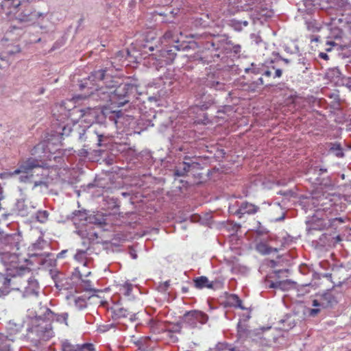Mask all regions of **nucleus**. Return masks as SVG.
<instances>
[{"label": "nucleus", "instance_id": "nucleus-1", "mask_svg": "<svg viewBox=\"0 0 351 351\" xmlns=\"http://www.w3.org/2000/svg\"><path fill=\"white\" fill-rule=\"evenodd\" d=\"M105 69L95 71L80 84V88H87L90 90L87 100L88 104L98 103L86 108H80L74 106L82 97L77 95L71 99L63 102L65 108L71 110V115L79 114V119L73 122V128L69 124L62 127V132H73L77 130V126L82 127V132H86L95 122L99 110H101L106 119L112 121L117 129L121 128V125L125 121L133 119L134 114H125L121 110H110L108 104L113 106L121 107L130 103L131 99L138 95V86L136 83H123L114 87L108 86V82H112L111 77L106 75Z\"/></svg>", "mask_w": 351, "mask_h": 351}, {"label": "nucleus", "instance_id": "nucleus-2", "mask_svg": "<svg viewBox=\"0 0 351 351\" xmlns=\"http://www.w3.org/2000/svg\"><path fill=\"white\" fill-rule=\"evenodd\" d=\"M0 260L8 272L7 275L0 274V294L6 295L12 290L20 289L15 286L20 281V275H30L31 269L23 264L27 260L16 253L0 252Z\"/></svg>", "mask_w": 351, "mask_h": 351}, {"label": "nucleus", "instance_id": "nucleus-3", "mask_svg": "<svg viewBox=\"0 0 351 351\" xmlns=\"http://www.w3.org/2000/svg\"><path fill=\"white\" fill-rule=\"evenodd\" d=\"M21 174L19 180L24 183H33L34 188L40 186H47L49 170L43 165L42 160L29 158L19 165L18 169L11 175Z\"/></svg>", "mask_w": 351, "mask_h": 351}, {"label": "nucleus", "instance_id": "nucleus-4", "mask_svg": "<svg viewBox=\"0 0 351 351\" xmlns=\"http://www.w3.org/2000/svg\"><path fill=\"white\" fill-rule=\"evenodd\" d=\"M196 43L193 41H185L181 40H175L174 45L170 48H165L159 50V53H152L149 55L146 64L149 67L155 68L158 70L166 64L173 62L176 56V51H188L194 47Z\"/></svg>", "mask_w": 351, "mask_h": 351}, {"label": "nucleus", "instance_id": "nucleus-5", "mask_svg": "<svg viewBox=\"0 0 351 351\" xmlns=\"http://www.w3.org/2000/svg\"><path fill=\"white\" fill-rule=\"evenodd\" d=\"M204 36L206 40L202 44L203 47L210 51L213 58H220L221 55L228 53L232 50L235 53L241 51V46L233 45L226 35L205 34Z\"/></svg>", "mask_w": 351, "mask_h": 351}, {"label": "nucleus", "instance_id": "nucleus-6", "mask_svg": "<svg viewBox=\"0 0 351 351\" xmlns=\"http://www.w3.org/2000/svg\"><path fill=\"white\" fill-rule=\"evenodd\" d=\"M245 73L261 75V76L253 82L255 86H258L264 85L271 77H281L282 69L278 67V60H269L262 64L252 63L250 67L245 69Z\"/></svg>", "mask_w": 351, "mask_h": 351}, {"label": "nucleus", "instance_id": "nucleus-7", "mask_svg": "<svg viewBox=\"0 0 351 351\" xmlns=\"http://www.w3.org/2000/svg\"><path fill=\"white\" fill-rule=\"evenodd\" d=\"M195 97H196L195 105L189 108L188 113L190 116L193 117V114H197L199 112V116L203 115L204 119L202 120L197 117H195L194 123L206 124L207 118L205 117L204 110H207L213 104V99L210 95H206L205 90L201 89L199 93L195 92Z\"/></svg>", "mask_w": 351, "mask_h": 351}, {"label": "nucleus", "instance_id": "nucleus-8", "mask_svg": "<svg viewBox=\"0 0 351 351\" xmlns=\"http://www.w3.org/2000/svg\"><path fill=\"white\" fill-rule=\"evenodd\" d=\"M30 331L42 340L47 341L53 335L50 319L43 317H35L31 321Z\"/></svg>", "mask_w": 351, "mask_h": 351}, {"label": "nucleus", "instance_id": "nucleus-9", "mask_svg": "<svg viewBox=\"0 0 351 351\" xmlns=\"http://www.w3.org/2000/svg\"><path fill=\"white\" fill-rule=\"evenodd\" d=\"M15 286L20 288L19 291L23 292L24 298H37L38 296L40 287L32 271L30 275H20V281Z\"/></svg>", "mask_w": 351, "mask_h": 351}, {"label": "nucleus", "instance_id": "nucleus-10", "mask_svg": "<svg viewBox=\"0 0 351 351\" xmlns=\"http://www.w3.org/2000/svg\"><path fill=\"white\" fill-rule=\"evenodd\" d=\"M47 16V13H43L40 12H36V10L33 11H27L25 10L21 14V20L25 22H31L35 20H38L40 24V28L41 29L46 30L47 32L49 31L53 26V23L51 21H49V25H44L43 20Z\"/></svg>", "mask_w": 351, "mask_h": 351}, {"label": "nucleus", "instance_id": "nucleus-11", "mask_svg": "<svg viewBox=\"0 0 351 351\" xmlns=\"http://www.w3.org/2000/svg\"><path fill=\"white\" fill-rule=\"evenodd\" d=\"M207 320V315L199 311H188L182 318L183 322L192 328L196 327L197 324H205Z\"/></svg>", "mask_w": 351, "mask_h": 351}, {"label": "nucleus", "instance_id": "nucleus-12", "mask_svg": "<svg viewBox=\"0 0 351 351\" xmlns=\"http://www.w3.org/2000/svg\"><path fill=\"white\" fill-rule=\"evenodd\" d=\"M111 310L114 319L128 318L131 321L136 319L138 312L136 308L121 306L118 304H114Z\"/></svg>", "mask_w": 351, "mask_h": 351}, {"label": "nucleus", "instance_id": "nucleus-13", "mask_svg": "<svg viewBox=\"0 0 351 351\" xmlns=\"http://www.w3.org/2000/svg\"><path fill=\"white\" fill-rule=\"evenodd\" d=\"M320 208L316 210L317 216H322L321 212L323 211L326 215H332L335 211H337V205L332 203V199L328 197H323L321 199Z\"/></svg>", "mask_w": 351, "mask_h": 351}, {"label": "nucleus", "instance_id": "nucleus-14", "mask_svg": "<svg viewBox=\"0 0 351 351\" xmlns=\"http://www.w3.org/2000/svg\"><path fill=\"white\" fill-rule=\"evenodd\" d=\"M259 210V207L254 204L247 202H242L238 210L236 211V215L241 218L244 215H254Z\"/></svg>", "mask_w": 351, "mask_h": 351}, {"label": "nucleus", "instance_id": "nucleus-15", "mask_svg": "<svg viewBox=\"0 0 351 351\" xmlns=\"http://www.w3.org/2000/svg\"><path fill=\"white\" fill-rule=\"evenodd\" d=\"M204 84L206 87L216 90H222L226 88V84L220 82L219 77L214 74H208L204 81Z\"/></svg>", "mask_w": 351, "mask_h": 351}, {"label": "nucleus", "instance_id": "nucleus-16", "mask_svg": "<svg viewBox=\"0 0 351 351\" xmlns=\"http://www.w3.org/2000/svg\"><path fill=\"white\" fill-rule=\"evenodd\" d=\"M50 145L49 141L40 142L32 149L31 154L32 155H38L40 158H44L47 152H51Z\"/></svg>", "mask_w": 351, "mask_h": 351}, {"label": "nucleus", "instance_id": "nucleus-17", "mask_svg": "<svg viewBox=\"0 0 351 351\" xmlns=\"http://www.w3.org/2000/svg\"><path fill=\"white\" fill-rule=\"evenodd\" d=\"M134 287H136L129 280L123 281L121 283H119L116 285L118 293L120 295L127 298H130L132 296V293Z\"/></svg>", "mask_w": 351, "mask_h": 351}, {"label": "nucleus", "instance_id": "nucleus-18", "mask_svg": "<svg viewBox=\"0 0 351 351\" xmlns=\"http://www.w3.org/2000/svg\"><path fill=\"white\" fill-rule=\"evenodd\" d=\"M44 315L47 319H50L51 322L56 321L60 323H64L67 325L68 313L56 314L49 308H47L44 313Z\"/></svg>", "mask_w": 351, "mask_h": 351}, {"label": "nucleus", "instance_id": "nucleus-19", "mask_svg": "<svg viewBox=\"0 0 351 351\" xmlns=\"http://www.w3.org/2000/svg\"><path fill=\"white\" fill-rule=\"evenodd\" d=\"M63 351H95L93 345L91 343H84L82 346H73L69 342H64L62 344Z\"/></svg>", "mask_w": 351, "mask_h": 351}, {"label": "nucleus", "instance_id": "nucleus-20", "mask_svg": "<svg viewBox=\"0 0 351 351\" xmlns=\"http://www.w3.org/2000/svg\"><path fill=\"white\" fill-rule=\"evenodd\" d=\"M191 28L206 27L209 24V16L208 14H202L201 16H193L191 19Z\"/></svg>", "mask_w": 351, "mask_h": 351}, {"label": "nucleus", "instance_id": "nucleus-21", "mask_svg": "<svg viewBox=\"0 0 351 351\" xmlns=\"http://www.w3.org/2000/svg\"><path fill=\"white\" fill-rule=\"evenodd\" d=\"M194 286L196 289H202L204 288L213 289L214 282H210L206 276H202L193 279Z\"/></svg>", "mask_w": 351, "mask_h": 351}, {"label": "nucleus", "instance_id": "nucleus-22", "mask_svg": "<svg viewBox=\"0 0 351 351\" xmlns=\"http://www.w3.org/2000/svg\"><path fill=\"white\" fill-rule=\"evenodd\" d=\"M341 71L338 68H332L327 71L326 73V77L335 84L339 83L341 79Z\"/></svg>", "mask_w": 351, "mask_h": 351}, {"label": "nucleus", "instance_id": "nucleus-23", "mask_svg": "<svg viewBox=\"0 0 351 351\" xmlns=\"http://www.w3.org/2000/svg\"><path fill=\"white\" fill-rule=\"evenodd\" d=\"M227 302L229 306H234L235 308H239L241 309H245V308L242 305V300L236 294H230L227 298Z\"/></svg>", "mask_w": 351, "mask_h": 351}, {"label": "nucleus", "instance_id": "nucleus-24", "mask_svg": "<svg viewBox=\"0 0 351 351\" xmlns=\"http://www.w3.org/2000/svg\"><path fill=\"white\" fill-rule=\"evenodd\" d=\"M236 112V110L234 108V106L226 105L221 108V109L218 110L217 116V118H221L223 119H225L226 117H223L222 114L227 115V117H231L234 112Z\"/></svg>", "mask_w": 351, "mask_h": 351}, {"label": "nucleus", "instance_id": "nucleus-25", "mask_svg": "<svg viewBox=\"0 0 351 351\" xmlns=\"http://www.w3.org/2000/svg\"><path fill=\"white\" fill-rule=\"evenodd\" d=\"M73 215V221L75 225H84L87 220V214L81 210L75 211Z\"/></svg>", "mask_w": 351, "mask_h": 351}, {"label": "nucleus", "instance_id": "nucleus-26", "mask_svg": "<svg viewBox=\"0 0 351 351\" xmlns=\"http://www.w3.org/2000/svg\"><path fill=\"white\" fill-rule=\"evenodd\" d=\"M336 221H338L339 223H343L344 220L341 217H335L332 219H328L326 221L325 219H321L319 221L320 225L317 228L319 230H324L331 227L333 225V223Z\"/></svg>", "mask_w": 351, "mask_h": 351}, {"label": "nucleus", "instance_id": "nucleus-27", "mask_svg": "<svg viewBox=\"0 0 351 351\" xmlns=\"http://www.w3.org/2000/svg\"><path fill=\"white\" fill-rule=\"evenodd\" d=\"M311 65V62L308 59H307L305 56H300L297 62V68L298 70L301 71L302 73H304L306 70L309 69Z\"/></svg>", "mask_w": 351, "mask_h": 351}, {"label": "nucleus", "instance_id": "nucleus-28", "mask_svg": "<svg viewBox=\"0 0 351 351\" xmlns=\"http://www.w3.org/2000/svg\"><path fill=\"white\" fill-rule=\"evenodd\" d=\"M191 165L186 162H182L179 165L175 171V175L178 176H183L189 171Z\"/></svg>", "mask_w": 351, "mask_h": 351}, {"label": "nucleus", "instance_id": "nucleus-29", "mask_svg": "<svg viewBox=\"0 0 351 351\" xmlns=\"http://www.w3.org/2000/svg\"><path fill=\"white\" fill-rule=\"evenodd\" d=\"M304 5L307 10L315 9H323L321 5V0H303Z\"/></svg>", "mask_w": 351, "mask_h": 351}, {"label": "nucleus", "instance_id": "nucleus-30", "mask_svg": "<svg viewBox=\"0 0 351 351\" xmlns=\"http://www.w3.org/2000/svg\"><path fill=\"white\" fill-rule=\"evenodd\" d=\"M230 25L236 31L240 32L243 27L248 25V21L232 19L230 21Z\"/></svg>", "mask_w": 351, "mask_h": 351}, {"label": "nucleus", "instance_id": "nucleus-31", "mask_svg": "<svg viewBox=\"0 0 351 351\" xmlns=\"http://www.w3.org/2000/svg\"><path fill=\"white\" fill-rule=\"evenodd\" d=\"M80 287L86 291L96 293L97 290L93 288L92 282L89 279H81Z\"/></svg>", "mask_w": 351, "mask_h": 351}, {"label": "nucleus", "instance_id": "nucleus-32", "mask_svg": "<svg viewBox=\"0 0 351 351\" xmlns=\"http://www.w3.org/2000/svg\"><path fill=\"white\" fill-rule=\"evenodd\" d=\"M330 152L338 158H342L344 156L343 149L340 144L333 143L330 148Z\"/></svg>", "mask_w": 351, "mask_h": 351}, {"label": "nucleus", "instance_id": "nucleus-33", "mask_svg": "<svg viewBox=\"0 0 351 351\" xmlns=\"http://www.w3.org/2000/svg\"><path fill=\"white\" fill-rule=\"evenodd\" d=\"M74 306L77 310H82L86 307L87 303L84 298L79 296L73 298Z\"/></svg>", "mask_w": 351, "mask_h": 351}, {"label": "nucleus", "instance_id": "nucleus-34", "mask_svg": "<svg viewBox=\"0 0 351 351\" xmlns=\"http://www.w3.org/2000/svg\"><path fill=\"white\" fill-rule=\"evenodd\" d=\"M140 127V132H144L145 130H149V128L153 127L154 123L152 120L141 118L138 123Z\"/></svg>", "mask_w": 351, "mask_h": 351}, {"label": "nucleus", "instance_id": "nucleus-35", "mask_svg": "<svg viewBox=\"0 0 351 351\" xmlns=\"http://www.w3.org/2000/svg\"><path fill=\"white\" fill-rule=\"evenodd\" d=\"M256 250L262 254H268L271 252V248L267 244L263 242L257 243Z\"/></svg>", "mask_w": 351, "mask_h": 351}, {"label": "nucleus", "instance_id": "nucleus-36", "mask_svg": "<svg viewBox=\"0 0 351 351\" xmlns=\"http://www.w3.org/2000/svg\"><path fill=\"white\" fill-rule=\"evenodd\" d=\"M49 213L47 210H39L36 213V219L40 223H45L48 218Z\"/></svg>", "mask_w": 351, "mask_h": 351}, {"label": "nucleus", "instance_id": "nucleus-37", "mask_svg": "<svg viewBox=\"0 0 351 351\" xmlns=\"http://www.w3.org/2000/svg\"><path fill=\"white\" fill-rule=\"evenodd\" d=\"M346 121H345V124L346 126V131L351 132V108H349L346 110Z\"/></svg>", "mask_w": 351, "mask_h": 351}, {"label": "nucleus", "instance_id": "nucleus-38", "mask_svg": "<svg viewBox=\"0 0 351 351\" xmlns=\"http://www.w3.org/2000/svg\"><path fill=\"white\" fill-rule=\"evenodd\" d=\"M307 29L313 32H318L319 30V27L316 25L315 21H306V22Z\"/></svg>", "mask_w": 351, "mask_h": 351}, {"label": "nucleus", "instance_id": "nucleus-39", "mask_svg": "<svg viewBox=\"0 0 351 351\" xmlns=\"http://www.w3.org/2000/svg\"><path fill=\"white\" fill-rule=\"evenodd\" d=\"M8 341V336L0 333V350L3 348H7L8 346L6 344V342Z\"/></svg>", "mask_w": 351, "mask_h": 351}, {"label": "nucleus", "instance_id": "nucleus-40", "mask_svg": "<svg viewBox=\"0 0 351 351\" xmlns=\"http://www.w3.org/2000/svg\"><path fill=\"white\" fill-rule=\"evenodd\" d=\"M86 256V252L83 250L78 251L75 255V258L78 261H83Z\"/></svg>", "mask_w": 351, "mask_h": 351}, {"label": "nucleus", "instance_id": "nucleus-41", "mask_svg": "<svg viewBox=\"0 0 351 351\" xmlns=\"http://www.w3.org/2000/svg\"><path fill=\"white\" fill-rule=\"evenodd\" d=\"M163 38L167 40L171 39L173 43H174V40H176V38H174V37H173V32L171 31H167V32H165V34L163 36ZM176 40H180V39L176 38Z\"/></svg>", "mask_w": 351, "mask_h": 351}, {"label": "nucleus", "instance_id": "nucleus-42", "mask_svg": "<svg viewBox=\"0 0 351 351\" xmlns=\"http://www.w3.org/2000/svg\"><path fill=\"white\" fill-rule=\"evenodd\" d=\"M174 332H181V326L180 324L176 325L175 328L173 330H169L167 331L169 337L171 338L172 337L171 334Z\"/></svg>", "mask_w": 351, "mask_h": 351}, {"label": "nucleus", "instance_id": "nucleus-43", "mask_svg": "<svg viewBox=\"0 0 351 351\" xmlns=\"http://www.w3.org/2000/svg\"><path fill=\"white\" fill-rule=\"evenodd\" d=\"M221 351H235L234 348L229 347L226 343H219V348Z\"/></svg>", "mask_w": 351, "mask_h": 351}, {"label": "nucleus", "instance_id": "nucleus-44", "mask_svg": "<svg viewBox=\"0 0 351 351\" xmlns=\"http://www.w3.org/2000/svg\"><path fill=\"white\" fill-rule=\"evenodd\" d=\"M285 285V282H282V281H278V282H271V285H269V287L270 288H280V289H282V285Z\"/></svg>", "mask_w": 351, "mask_h": 351}, {"label": "nucleus", "instance_id": "nucleus-45", "mask_svg": "<svg viewBox=\"0 0 351 351\" xmlns=\"http://www.w3.org/2000/svg\"><path fill=\"white\" fill-rule=\"evenodd\" d=\"M274 60H278V67H280V64L281 62H285V64H289V62H290V60L289 59L282 58H281L278 55Z\"/></svg>", "mask_w": 351, "mask_h": 351}, {"label": "nucleus", "instance_id": "nucleus-46", "mask_svg": "<svg viewBox=\"0 0 351 351\" xmlns=\"http://www.w3.org/2000/svg\"><path fill=\"white\" fill-rule=\"evenodd\" d=\"M348 2V0H334V4L339 6L342 7L345 4H346Z\"/></svg>", "mask_w": 351, "mask_h": 351}, {"label": "nucleus", "instance_id": "nucleus-47", "mask_svg": "<svg viewBox=\"0 0 351 351\" xmlns=\"http://www.w3.org/2000/svg\"><path fill=\"white\" fill-rule=\"evenodd\" d=\"M144 48L147 49L149 51H153L155 49V47L149 41H147L146 43L144 45Z\"/></svg>", "mask_w": 351, "mask_h": 351}, {"label": "nucleus", "instance_id": "nucleus-48", "mask_svg": "<svg viewBox=\"0 0 351 351\" xmlns=\"http://www.w3.org/2000/svg\"><path fill=\"white\" fill-rule=\"evenodd\" d=\"M320 311L319 308H311L309 311V315L312 317L316 316Z\"/></svg>", "mask_w": 351, "mask_h": 351}, {"label": "nucleus", "instance_id": "nucleus-49", "mask_svg": "<svg viewBox=\"0 0 351 351\" xmlns=\"http://www.w3.org/2000/svg\"><path fill=\"white\" fill-rule=\"evenodd\" d=\"M329 96L330 98H333L334 100L337 102L339 101V95L336 93H333L330 94Z\"/></svg>", "mask_w": 351, "mask_h": 351}, {"label": "nucleus", "instance_id": "nucleus-50", "mask_svg": "<svg viewBox=\"0 0 351 351\" xmlns=\"http://www.w3.org/2000/svg\"><path fill=\"white\" fill-rule=\"evenodd\" d=\"M239 10V9L238 8H228V12H229L230 14L233 15L236 12H237Z\"/></svg>", "mask_w": 351, "mask_h": 351}, {"label": "nucleus", "instance_id": "nucleus-51", "mask_svg": "<svg viewBox=\"0 0 351 351\" xmlns=\"http://www.w3.org/2000/svg\"><path fill=\"white\" fill-rule=\"evenodd\" d=\"M219 343L215 346L214 348H210L209 351H221V349H219Z\"/></svg>", "mask_w": 351, "mask_h": 351}, {"label": "nucleus", "instance_id": "nucleus-52", "mask_svg": "<svg viewBox=\"0 0 351 351\" xmlns=\"http://www.w3.org/2000/svg\"><path fill=\"white\" fill-rule=\"evenodd\" d=\"M319 56L322 58L325 59V60L328 59V55L326 53H320Z\"/></svg>", "mask_w": 351, "mask_h": 351}, {"label": "nucleus", "instance_id": "nucleus-53", "mask_svg": "<svg viewBox=\"0 0 351 351\" xmlns=\"http://www.w3.org/2000/svg\"><path fill=\"white\" fill-rule=\"evenodd\" d=\"M313 306L317 307V306H319L320 304H319V303L318 302V301L317 300H314L313 301Z\"/></svg>", "mask_w": 351, "mask_h": 351}, {"label": "nucleus", "instance_id": "nucleus-54", "mask_svg": "<svg viewBox=\"0 0 351 351\" xmlns=\"http://www.w3.org/2000/svg\"><path fill=\"white\" fill-rule=\"evenodd\" d=\"M347 86L350 89H351V78L348 80Z\"/></svg>", "mask_w": 351, "mask_h": 351}, {"label": "nucleus", "instance_id": "nucleus-55", "mask_svg": "<svg viewBox=\"0 0 351 351\" xmlns=\"http://www.w3.org/2000/svg\"><path fill=\"white\" fill-rule=\"evenodd\" d=\"M198 36L197 34H190L189 37L190 38H197ZM186 38H188V36H186Z\"/></svg>", "mask_w": 351, "mask_h": 351}, {"label": "nucleus", "instance_id": "nucleus-56", "mask_svg": "<svg viewBox=\"0 0 351 351\" xmlns=\"http://www.w3.org/2000/svg\"><path fill=\"white\" fill-rule=\"evenodd\" d=\"M131 255H132L133 258H136V256H137L136 254H132Z\"/></svg>", "mask_w": 351, "mask_h": 351}, {"label": "nucleus", "instance_id": "nucleus-57", "mask_svg": "<svg viewBox=\"0 0 351 351\" xmlns=\"http://www.w3.org/2000/svg\"><path fill=\"white\" fill-rule=\"evenodd\" d=\"M271 72H272V73H274L275 72V69H271Z\"/></svg>", "mask_w": 351, "mask_h": 351}, {"label": "nucleus", "instance_id": "nucleus-58", "mask_svg": "<svg viewBox=\"0 0 351 351\" xmlns=\"http://www.w3.org/2000/svg\"><path fill=\"white\" fill-rule=\"evenodd\" d=\"M27 2H31L32 0H25Z\"/></svg>", "mask_w": 351, "mask_h": 351}]
</instances>
